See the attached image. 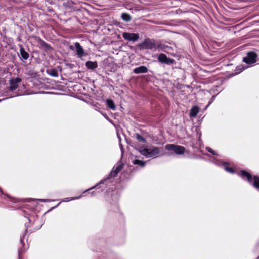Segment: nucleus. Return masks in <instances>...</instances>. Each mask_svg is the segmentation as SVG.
<instances>
[{"label":"nucleus","mask_w":259,"mask_h":259,"mask_svg":"<svg viewBox=\"0 0 259 259\" xmlns=\"http://www.w3.org/2000/svg\"><path fill=\"white\" fill-rule=\"evenodd\" d=\"M139 152L146 158H155L160 153V148L154 146H143L140 148Z\"/></svg>","instance_id":"f03ea898"},{"label":"nucleus","mask_w":259,"mask_h":259,"mask_svg":"<svg viewBox=\"0 0 259 259\" xmlns=\"http://www.w3.org/2000/svg\"><path fill=\"white\" fill-rule=\"evenodd\" d=\"M158 60L163 63L166 64H172L175 62V60L172 59L168 58L164 54H160L158 56Z\"/></svg>","instance_id":"6e6552de"},{"label":"nucleus","mask_w":259,"mask_h":259,"mask_svg":"<svg viewBox=\"0 0 259 259\" xmlns=\"http://www.w3.org/2000/svg\"><path fill=\"white\" fill-rule=\"evenodd\" d=\"M111 206V210H112L113 211H117L118 210V206L116 202H114L113 204V208Z\"/></svg>","instance_id":"a878e982"},{"label":"nucleus","mask_w":259,"mask_h":259,"mask_svg":"<svg viewBox=\"0 0 259 259\" xmlns=\"http://www.w3.org/2000/svg\"><path fill=\"white\" fill-rule=\"evenodd\" d=\"M80 84H75L74 85L73 87V90L74 92H77L76 94L73 96L75 98L80 100L81 99V95L80 93L79 92L80 91Z\"/></svg>","instance_id":"ddd939ff"},{"label":"nucleus","mask_w":259,"mask_h":259,"mask_svg":"<svg viewBox=\"0 0 259 259\" xmlns=\"http://www.w3.org/2000/svg\"><path fill=\"white\" fill-rule=\"evenodd\" d=\"M206 149L210 153L214 155H218L217 153L214 151L213 149L209 147H206Z\"/></svg>","instance_id":"bb28decb"},{"label":"nucleus","mask_w":259,"mask_h":259,"mask_svg":"<svg viewBox=\"0 0 259 259\" xmlns=\"http://www.w3.org/2000/svg\"><path fill=\"white\" fill-rule=\"evenodd\" d=\"M216 96H217V95L213 96L212 97V98H211V99H213L214 98H215V97H216Z\"/></svg>","instance_id":"2f4dec72"},{"label":"nucleus","mask_w":259,"mask_h":259,"mask_svg":"<svg viewBox=\"0 0 259 259\" xmlns=\"http://www.w3.org/2000/svg\"><path fill=\"white\" fill-rule=\"evenodd\" d=\"M20 53L21 58L24 60H27L29 57V54L25 51L23 47H21L20 49Z\"/></svg>","instance_id":"dca6fc26"},{"label":"nucleus","mask_w":259,"mask_h":259,"mask_svg":"<svg viewBox=\"0 0 259 259\" xmlns=\"http://www.w3.org/2000/svg\"><path fill=\"white\" fill-rule=\"evenodd\" d=\"M21 81V79L19 77L12 78L10 80L9 90L13 91L16 90L18 87V84Z\"/></svg>","instance_id":"1a4fd4ad"},{"label":"nucleus","mask_w":259,"mask_h":259,"mask_svg":"<svg viewBox=\"0 0 259 259\" xmlns=\"http://www.w3.org/2000/svg\"><path fill=\"white\" fill-rule=\"evenodd\" d=\"M222 165L226 171L231 174H234L235 172V170L233 168L228 166V163L227 162H222Z\"/></svg>","instance_id":"2eb2a0df"},{"label":"nucleus","mask_w":259,"mask_h":259,"mask_svg":"<svg viewBox=\"0 0 259 259\" xmlns=\"http://www.w3.org/2000/svg\"><path fill=\"white\" fill-rule=\"evenodd\" d=\"M133 163L135 165H139L141 167H143L145 166L146 162L139 159H135L133 161Z\"/></svg>","instance_id":"5701e85b"},{"label":"nucleus","mask_w":259,"mask_h":259,"mask_svg":"<svg viewBox=\"0 0 259 259\" xmlns=\"http://www.w3.org/2000/svg\"><path fill=\"white\" fill-rule=\"evenodd\" d=\"M106 104L107 106L112 110H114L115 109V105L114 101L111 99H107L106 100Z\"/></svg>","instance_id":"412c9836"},{"label":"nucleus","mask_w":259,"mask_h":259,"mask_svg":"<svg viewBox=\"0 0 259 259\" xmlns=\"http://www.w3.org/2000/svg\"><path fill=\"white\" fill-rule=\"evenodd\" d=\"M81 52H82V55H83V49H82Z\"/></svg>","instance_id":"72a5a7b5"},{"label":"nucleus","mask_w":259,"mask_h":259,"mask_svg":"<svg viewBox=\"0 0 259 259\" xmlns=\"http://www.w3.org/2000/svg\"><path fill=\"white\" fill-rule=\"evenodd\" d=\"M85 66L88 69L93 70L97 68L98 64L97 62L88 61L85 63Z\"/></svg>","instance_id":"4468645a"},{"label":"nucleus","mask_w":259,"mask_h":259,"mask_svg":"<svg viewBox=\"0 0 259 259\" xmlns=\"http://www.w3.org/2000/svg\"><path fill=\"white\" fill-rule=\"evenodd\" d=\"M74 46H70V48H71V49H74Z\"/></svg>","instance_id":"473e14b6"},{"label":"nucleus","mask_w":259,"mask_h":259,"mask_svg":"<svg viewBox=\"0 0 259 259\" xmlns=\"http://www.w3.org/2000/svg\"><path fill=\"white\" fill-rule=\"evenodd\" d=\"M257 55L254 52H249L246 56L243 58V62L247 64L251 65L256 62Z\"/></svg>","instance_id":"423d86ee"},{"label":"nucleus","mask_w":259,"mask_h":259,"mask_svg":"<svg viewBox=\"0 0 259 259\" xmlns=\"http://www.w3.org/2000/svg\"><path fill=\"white\" fill-rule=\"evenodd\" d=\"M39 200L41 202H51L52 201L51 199H39Z\"/></svg>","instance_id":"cd10ccee"},{"label":"nucleus","mask_w":259,"mask_h":259,"mask_svg":"<svg viewBox=\"0 0 259 259\" xmlns=\"http://www.w3.org/2000/svg\"><path fill=\"white\" fill-rule=\"evenodd\" d=\"M136 138L137 139L143 143H146V141L145 138H144L140 134H136Z\"/></svg>","instance_id":"393cba45"},{"label":"nucleus","mask_w":259,"mask_h":259,"mask_svg":"<svg viewBox=\"0 0 259 259\" xmlns=\"http://www.w3.org/2000/svg\"><path fill=\"white\" fill-rule=\"evenodd\" d=\"M77 55H78V57L81 58V46L78 42H76L75 44V46Z\"/></svg>","instance_id":"b1692460"},{"label":"nucleus","mask_w":259,"mask_h":259,"mask_svg":"<svg viewBox=\"0 0 259 259\" xmlns=\"http://www.w3.org/2000/svg\"><path fill=\"white\" fill-rule=\"evenodd\" d=\"M41 45L42 46H48L47 43H46L45 41H44L43 40L41 41Z\"/></svg>","instance_id":"c85d7f7f"},{"label":"nucleus","mask_w":259,"mask_h":259,"mask_svg":"<svg viewBox=\"0 0 259 259\" xmlns=\"http://www.w3.org/2000/svg\"><path fill=\"white\" fill-rule=\"evenodd\" d=\"M48 74L53 77H58V72L56 69H48L47 71Z\"/></svg>","instance_id":"6ab92c4d"},{"label":"nucleus","mask_w":259,"mask_h":259,"mask_svg":"<svg viewBox=\"0 0 259 259\" xmlns=\"http://www.w3.org/2000/svg\"><path fill=\"white\" fill-rule=\"evenodd\" d=\"M20 243L22 245V247L20 249L18 250V256L19 259H21V255L22 254L25 250L27 249L26 248L24 247V243L23 242V239L22 238H21L20 239Z\"/></svg>","instance_id":"f3484780"},{"label":"nucleus","mask_w":259,"mask_h":259,"mask_svg":"<svg viewBox=\"0 0 259 259\" xmlns=\"http://www.w3.org/2000/svg\"><path fill=\"white\" fill-rule=\"evenodd\" d=\"M139 46L142 49H148L154 51L162 48V45L159 42L149 38L145 39L139 45Z\"/></svg>","instance_id":"20e7f679"},{"label":"nucleus","mask_w":259,"mask_h":259,"mask_svg":"<svg viewBox=\"0 0 259 259\" xmlns=\"http://www.w3.org/2000/svg\"><path fill=\"white\" fill-rule=\"evenodd\" d=\"M165 149L168 151H172L177 154H183L185 151V148L182 146L174 144H167L165 146Z\"/></svg>","instance_id":"39448f33"},{"label":"nucleus","mask_w":259,"mask_h":259,"mask_svg":"<svg viewBox=\"0 0 259 259\" xmlns=\"http://www.w3.org/2000/svg\"><path fill=\"white\" fill-rule=\"evenodd\" d=\"M0 198L2 199H4V200H6V198H8L10 199V200L13 202V203H17V202H18L19 201V200L17 199V198H13V197H12L11 196L8 195V194H5L2 188H0Z\"/></svg>","instance_id":"9d476101"},{"label":"nucleus","mask_w":259,"mask_h":259,"mask_svg":"<svg viewBox=\"0 0 259 259\" xmlns=\"http://www.w3.org/2000/svg\"><path fill=\"white\" fill-rule=\"evenodd\" d=\"M119 146H120V148L121 149V152H122V151H123V147H122V145L120 143L119 144Z\"/></svg>","instance_id":"c756f323"},{"label":"nucleus","mask_w":259,"mask_h":259,"mask_svg":"<svg viewBox=\"0 0 259 259\" xmlns=\"http://www.w3.org/2000/svg\"><path fill=\"white\" fill-rule=\"evenodd\" d=\"M122 37L125 40L135 42L139 38V35L138 33L124 32Z\"/></svg>","instance_id":"0eeeda50"},{"label":"nucleus","mask_w":259,"mask_h":259,"mask_svg":"<svg viewBox=\"0 0 259 259\" xmlns=\"http://www.w3.org/2000/svg\"><path fill=\"white\" fill-rule=\"evenodd\" d=\"M122 168L123 164L121 162H118L116 165L113 167L110 174L106 179L101 181L95 187L84 191L82 194H84L85 195L87 193H94V191H92V190L95 188H96V190L101 188V191H104L105 188H107V187L109 186V184L113 182L114 178L117 176L118 172L121 170Z\"/></svg>","instance_id":"f257e3e1"},{"label":"nucleus","mask_w":259,"mask_h":259,"mask_svg":"<svg viewBox=\"0 0 259 259\" xmlns=\"http://www.w3.org/2000/svg\"><path fill=\"white\" fill-rule=\"evenodd\" d=\"M25 227H26L25 231L26 232L27 231V229H28V225H27V224H25Z\"/></svg>","instance_id":"7c9ffc66"},{"label":"nucleus","mask_w":259,"mask_h":259,"mask_svg":"<svg viewBox=\"0 0 259 259\" xmlns=\"http://www.w3.org/2000/svg\"><path fill=\"white\" fill-rule=\"evenodd\" d=\"M121 17L122 19L125 22H129L132 19L131 16L127 13H122Z\"/></svg>","instance_id":"4be33fe9"},{"label":"nucleus","mask_w":259,"mask_h":259,"mask_svg":"<svg viewBox=\"0 0 259 259\" xmlns=\"http://www.w3.org/2000/svg\"><path fill=\"white\" fill-rule=\"evenodd\" d=\"M243 180L247 181L250 185L259 190V177L254 176L253 178L250 174L245 170H241L238 174Z\"/></svg>","instance_id":"7ed1b4c3"},{"label":"nucleus","mask_w":259,"mask_h":259,"mask_svg":"<svg viewBox=\"0 0 259 259\" xmlns=\"http://www.w3.org/2000/svg\"><path fill=\"white\" fill-rule=\"evenodd\" d=\"M148 71L147 67L145 66H141L135 68L133 72L136 74L144 73H147Z\"/></svg>","instance_id":"9b49d317"},{"label":"nucleus","mask_w":259,"mask_h":259,"mask_svg":"<svg viewBox=\"0 0 259 259\" xmlns=\"http://www.w3.org/2000/svg\"><path fill=\"white\" fill-rule=\"evenodd\" d=\"M247 66H244L242 65H238L237 66L235 70V73H234L235 75L238 74L239 73L243 71L245 69L247 68Z\"/></svg>","instance_id":"aec40b11"},{"label":"nucleus","mask_w":259,"mask_h":259,"mask_svg":"<svg viewBox=\"0 0 259 259\" xmlns=\"http://www.w3.org/2000/svg\"><path fill=\"white\" fill-rule=\"evenodd\" d=\"M80 198V196H79L78 197H67V198H64L56 206L52 207V209H53L54 208L57 207L58 206H59V205L60 204V203L61 202H69V201H70L71 200H73L79 199Z\"/></svg>","instance_id":"a211bd4d"},{"label":"nucleus","mask_w":259,"mask_h":259,"mask_svg":"<svg viewBox=\"0 0 259 259\" xmlns=\"http://www.w3.org/2000/svg\"><path fill=\"white\" fill-rule=\"evenodd\" d=\"M199 111V108L197 106H194L191 109L189 113L191 117H196Z\"/></svg>","instance_id":"f8f14e48"}]
</instances>
